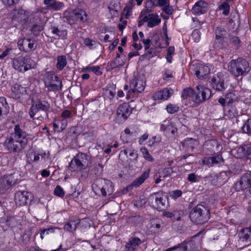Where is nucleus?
<instances>
[{"label":"nucleus","instance_id":"f257e3e1","mask_svg":"<svg viewBox=\"0 0 251 251\" xmlns=\"http://www.w3.org/2000/svg\"><path fill=\"white\" fill-rule=\"evenodd\" d=\"M27 136L28 134L23 130L19 125H16L14 128V133L5 140L4 146L10 152L19 153L28 143Z\"/></svg>","mask_w":251,"mask_h":251},{"label":"nucleus","instance_id":"f03ea898","mask_svg":"<svg viewBox=\"0 0 251 251\" xmlns=\"http://www.w3.org/2000/svg\"><path fill=\"white\" fill-rule=\"evenodd\" d=\"M189 217L192 222L197 224H202L209 219V210L204 205L198 204L190 211Z\"/></svg>","mask_w":251,"mask_h":251},{"label":"nucleus","instance_id":"7ed1b4c3","mask_svg":"<svg viewBox=\"0 0 251 251\" xmlns=\"http://www.w3.org/2000/svg\"><path fill=\"white\" fill-rule=\"evenodd\" d=\"M90 163V158L86 153L79 152L70 162L69 169L72 172H81Z\"/></svg>","mask_w":251,"mask_h":251},{"label":"nucleus","instance_id":"20e7f679","mask_svg":"<svg viewBox=\"0 0 251 251\" xmlns=\"http://www.w3.org/2000/svg\"><path fill=\"white\" fill-rule=\"evenodd\" d=\"M249 68V64L248 61L242 58L232 60L228 66L229 72L236 76L247 74Z\"/></svg>","mask_w":251,"mask_h":251},{"label":"nucleus","instance_id":"39448f33","mask_svg":"<svg viewBox=\"0 0 251 251\" xmlns=\"http://www.w3.org/2000/svg\"><path fill=\"white\" fill-rule=\"evenodd\" d=\"M148 201L152 207L159 210H163L168 205L166 196L162 191L151 194L148 198Z\"/></svg>","mask_w":251,"mask_h":251},{"label":"nucleus","instance_id":"423d86ee","mask_svg":"<svg viewBox=\"0 0 251 251\" xmlns=\"http://www.w3.org/2000/svg\"><path fill=\"white\" fill-rule=\"evenodd\" d=\"M146 86V80L144 76H138L134 78L129 84L130 90L127 92L126 99H129L134 96L135 92H142Z\"/></svg>","mask_w":251,"mask_h":251},{"label":"nucleus","instance_id":"0eeeda50","mask_svg":"<svg viewBox=\"0 0 251 251\" xmlns=\"http://www.w3.org/2000/svg\"><path fill=\"white\" fill-rule=\"evenodd\" d=\"M50 108V104L45 100L38 99L31 105L29 114L31 118H33L37 112L42 111L47 113Z\"/></svg>","mask_w":251,"mask_h":251},{"label":"nucleus","instance_id":"6e6552de","mask_svg":"<svg viewBox=\"0 0 251 251\" xmlns=\"http://www.w3.org/2000/svg\"><path fill=\"white\" fill-rule=\"evenodd\" d=\"M132 108L128 103L120 104L117 108L116 119L119 123L124 122L130 115Z\"/></svg>","mask_w":251,"mask_h":251},{"label":"nucleus","instance_id":"1a4fd4ad","mask_svg":"<svg viewBox=\"0 0 251 251\" xmlns=\"http://www.w3.org/2000/svg\"><path fill=\"white\" fill-rule=\"evenodd\" d=\"M196 89L194 95L195 102L199 103L210 98L211 91L209 89L201 85H197Z\"/></svg>","mask_w":251,"mask_h":251},{"label":"nucleus","instance_id":"9d476101","mask_svg":"<svg viewBox=\"0 0 251 251\" xmlns=\"http://www.w3.org/2000/svg\"><path fill=\"white\" fill-rule=\"evenodd\" d=\"M102 186L101 187H99L97 185L93 186L94 191L96 193L100 194V193L103 196H105L108 193L111 195L113 192V186L112 182L109 180H100L99 181Z\"/></svg>","mask_w":251,"mask_h":251},{"label":"nucleus","instance_id":"9b49d317","mask_svg":"<svg viewBox=\"0 0 251 251\" xmlns=\"http://www.w3.org/2000/svg\"><path fill=\"white\" fill-rule=\"evenodd\" d=\"M30 59L28 57L20 56L13 59V68L19 72H25L31 67L28 66L27 62Z\"/></svg>","mask_w":251,"mask_h":251},{"label":"nucleus","instance_id":"f8f14e48","mask_svg":"<svg viewBox=\"0 0 251 251\" xmlns=\"http://www.w3.org/2000/svg\"><path fill=\"white\" fill-rule=\"evenodd\" d=\"M29 18V12L23 9H15L13 11L12 20L22 25L25 24Z\"/></svg>","mask_w":251,"mask_h":251},{"label":"nucleus","instance_id":"ddd939ff","mask_svg":"<svg viewBox=\"0 0 251 251\" xmlns=\"http://www.w3.org/2000/svg\"><path fill=\"white\" fill-rule=\"evenodd\" d=\"M18 45L19 49L25 52H29L36 49V45L34 40L29 38H24L19 40Z\"/></svg>","mask_w":251,"mask_h":251},{"label":"nucleus","instance_id":"4468645a","mask_svg":"<svg viewBox=\"0 0 251 251\" xmlns=\"http://www.w3.org/2000/svg\"><path fill=\"white\" fill-rule=\"evenodd\" d=\"M200 234L201 232H200L193 236L191 240L188 242L184 241L182 243L176 245V247H178V249H179L178 251H191L188 249V246L191 247V245H193L194 246V247H197L200 244L201 238H199L196 241L194 239L196 237H199Z\"/></svg>","mask_w":251,"mask_h":251},{"label":"nucleus","instance_id":"2eb2a0df","mask_svg":"<svg viewBox=\"0 0 251 251\" xmlns=\"http://www.w3.org/2000/svg\"><path fill=\"white\" fill-rule=\"evenodd\" d=\"M251 174L247 173L243 175L240 180L235 184V190L237 191H243L251 185Z\"/></svg>","mask_w":251,"mask_h":251},{"label":"nucleus","instance_id":"dca6fc26","mask_svg":"<svg viewBox=\"0 0 251 251\" xmlns=\"http://www.w3.org/2000/svg\"><path fill=\"white\" fill-rule=\"evenodd\" d=\"M26 94H27L26 87H24L19 84H15L11 87L10 95L14 99L19 100Z\"/></svg>","mask_w":251,"mask_h":251},{"label":"nucleus","instance_id":"f3484780","mask_svg":"<svg viewBox=\"0 0 251 251\" xmlns=\"http://www.w3.org/2000/svg\"><path fill=\"white\" fill-rule=\"evenodd\" d=\"M45 9L50 11H58L63 9L65 4L62 1L56 0H44Z\"/></svg>","mask_w":251,"mask_h":251},{"label":"nucleus","instance_id":"a211bd4d","mask_svg":"<svg viewBox=\"0 0 251 251\" xmlns=\"http://www.w3.org/2000/svg\"><path fill=\"white\" fill-rule=\"evenodd\" d=\"M51 81L46 82L45 86L48 89V91H56L62 87V82L57 75H51L50 76Z\"/></svg>","mask_w":251,"mask_h":251},{"label":"nucleus","instance_id":"6ab92c4d","mask_svg":"<svg viewBox=\"0 0 251 251\" xmlns=\"http://www.w3.org/2000/svg\"><path fill=\"white\" fill-rule=\"evenodd\" d=\"M210 84L213 89L217 91H222L226 88V84L224 78L220 77L218 75L213 77L211 80Z\"/></svg>","mask_w":251,"mask_h":251},{"label":"nucleus","instance_id":"aec40b11","mask_svg":"<svg viewBox=\"0 0 251 251\" xmlns=\"http://www.w3.org/2000/svg\"><path fill=\"white\" fill-rule=\"evenodd\" d=\"M29 198L28 193L26 191H18L15 194V202L17 206L25 205Z\"/></svg>","mask_w":251,"mask_h":251},{"label":"nucleus","instance_id":"412c9836","mask_svg":"<svg viewBox=\"0 0 251 251\" xmlns=\"http://www.w3.org/2000/svg\"><path fill=\"white\" fill-rule=\"evenodd\" d=\"M149 171H147L144 172L141 176L135 179L130 185L127 186L126 188L124 190V192L126 191V192H127L131 190L134 187H139L149 177Z\"/></svg>","mask_w":251,"mask_h":251},{"label":"nucleus","instance_id":"4be33fe9","mask_svg":"<svg viewBox=\"0 0 251 251\" xmlns=\"http://www.w3.org/2000/svg\"><path fill=\"white\" fill-rule=\"evenodd\" d=\"M208 3L204 1L200 0L193 6L192 11L194 14L199 15L205 13L207 10Z\"/></svg>","mask_w":251,"mask_h":251},{"label":"nucleus","instance_id":"5701e85b","mask_svg":"<svg viewBox=\"0 0 251 251\" xmlns=\"http://www.w3.org/2000/svg\"><path fill=\"white\" fill-rule=\"evenodd\" d=\"M87 219H84L80 221L79 220H71L66 223L64 226V229L68 232H73L75 230L78 225L81 223V224L86 222Z\"/></svg>","mask_w":251,"mask_h":251},{"label":"nucleus","instance_id":"b1692460","mask_svg":"<svg viewBox=\"0 0 251 251\" xmlns=\"http://www.w3.org/2000/svg\"><path fill=\"white\" fill-rule=\"evenodd\" d=\"M73 14L76 21H79L81 23H85L88 21V15L86 12L81 8H76L73 10Z\"/></svg>","mask_w":251,"mask_h":251},{"label":"nucleus","instance_id":"393cba45","mask_svg":"<svg viewBox=\"0 0 251 251\" xmlns=\"http://www.w3.org/2000/svg\"><path fill=\"white\" fill-rule=\"evenodd\" d=\"M141 244V241L139 238H131L126 245V251H134Z\"/></svg>","mask_w":251,"mask_h":251},{"label":"nucleus","instance_id":"a878e982","mask_svg":"<svg viewBox=\"0 0 251 251\" xmlns=\"http://www.w3.org/2000/svg\"><path fill=\"white\" fill-rule=\"evenodd\" d=\"M210 73L209 68L206 65L200 64L198 69L196 71L195 75L200 79L205 78Z\"/></svg>","mask_w":251,"mask_h":251},{"label":"nucleus","instance_id":"bb28decb","mask_svg":"<svg viewBox=\"0 0 251 251\" xmlns=\"http://www.w3.org/2000/svg\"><path fill=\"white\" fill-rule=\"evenodd\" d=\"M236 153L238 158L247 157L251 155V147L247 145L240 147L237 149Z\"/></svg>","mask_w":251,"mask_h":251},{"label":"nucleus","instance_id":"cd10ccee","mask_svg":"<svg viewBox=\"0 0 251 251\" xmlns=\"http://www.w3.org/2000/svg\"><path fill=\"white\" fill-rule=\"evenodd\" d=\"M12 181L11 176H7L0 178V193H3L12 185Z\"/></svg>","mask_w":251,"mask_h":251},{"label":"nucleus","instance_id":"c85d7f7f","mask_svg":"<svg viewBox=\"0 0 251 251\" xmlns=\"http://www.w3.org/2000/svg\"><path fill=\"white\" fill-rule=\"evenodd\" d=\"M147 17L148 19V26L150 27H153L161 22V19L157 15L150 14L147 16Z\"/></svg>","mask_w":251,"mask_h":251},{"label":"nucleus","instance_id":"c756f323","mask_svg":"<svg viewBox=\"0 0 251 251\" xmlns=\"http://www.w3.org/2000/svg\"><path fill=\"white\" fill-rule=\"evenodd\" d=\"M125 134L121 136L123 140L125 142H128L130 140L135 139L137 137V131L136 130L131 131L129 128H126L124 130Z\"/></svg>","mask_w":251,"mask_h":251},{"label":"nucleus","instance_id":"7c9ffc66","mask_svg":"<svg viewBox=\"0 0 251 251\" xmlns=\"http://www.w3.org/2000/svg\"><path fill=\"white\" fill-rule=\"evenodd\" d=\"M181 143L183 146L186 147L187 150L193 151L195 147L197 145L198 141L195 139L188 138L184 140Z\"/></svg>","mask_w":251,"mask_h":251},{"label":"nucleus","instance_id":"2f4dec72","mask_svg":"<svg viewBox=\"0 0 251 251\" xmlns=\"http://www.w3.org/2000/svg\"><path fill=\"white\" fill-rule=\"evenodd\" d=\"M62 18L64 22L66 21L70 25L74 24L76 22L75 15L73 14V10L71 12L68 10L64 11Z\"/></svg>","mask_w":251,"mask_h":251},{"label":"nucleus","instance_id":"473e14b6","mask_svg":"<svg viewBox=\"0 0 251 251\" xmlns=\"http://www.w3.org/2000/svg\"><path fill=\"white\" fill-rule=\"evenodd\" d=\"M238 114L237 110L234 106L227 104V107L225 111V115L230 119L235 117Z\"/></svg>","mask_w":251,"mask_h":251},{"label":"nucleus","instance_id":"72a5a7b5","mask_svg":"<svg viewBox=\"0 0 251 251\" xmlns=\"http://www.w3.org/2000/svg\"><path fill=\"white\" fill-rule=\"evenodd\" d=\"M55 232H60V230L56 227H50L48 228L42 229L40 230V237L42 239L46 237L48 235L51 234Z\"/></svg>","mask_w":251,"mask_h":251},{"label":"nucleus","instance_id":"f704fd0d","mask_svg":"<svg viewBox=\"0 0 251 251\" xmlns=\"http://www.w3.org/2000/svg\"><path fill=\"white\" fill-rule=\"evenodd\" d=\"M227 45V39L215 38L213 47L215 49H220L226 47Z\"/></svg>","mask_w":251,"mask_h":251},{"label":"nucleus","instance_id":"c9c22d12","mask_svg":"<svg viewBox=\"0 0 251 251\" xmlns=\"http://www.w3.org/2000/svg\"><path fill=\"white\" fill-rule=\"evenodd\" d=\"M57 63L56 66L57 69L60 71L62 70L67 63L66 57L65 55L58 56L57 57Z\"/></svg>","mask_w":251,"mask_h":251},{"label":"nucleus","instance_id":"e433bc0d","mask_svg":"<svg viewBox=\"0 0 251 251\" xmlns=\"http://www.w3.org/2000/svg\"><path fill=\"white\" fill-rule=\"evenodd\" d=\"M195 91L191 88H187L183 90L181 95L183 99H186L188 97H191L192 100L194 101V95Z\"/></svg>","mask_w":251,"mask_h":251},{"label":"nucleus","instance_id":"4c0bfd02","mask_svg":"<svg viewBox=\"0 0 251 251\" xmlns=\"http://www.w3.org/2000/svg\"><path fill=\"white\" fill-rule=\"evenodd\" d=\"M51 33L58 37H64L67 35L66 30H60L56 26H51L50 27Z\"/></svg>","mask_w":251,"mask_h":251},{"label":"nucleus","instance_id":"58836bf2","mask_svg":"<svg viewBox=\"0 0 251 251\" xmlns=\"http://www.w3.org/2000/svg\"><path fill=\"white\" fill-rule=\"evenodd\" d=\"M227 32L226 29L221 27H218L215 29V38H220L226 39Z\"/></svg>","mask_w":251,"mask_h":251},{"label":"nucleus","instance_id":"ea45409f","mask_svg":"<svg viewBox=\"0 0 251 251\" xmlns=\"http://www.w3.org/2000/svg\"><path fill=\"white\" fill-rule=\"evenodd\" d=\"M243 132L251 135V119L247 120L242 127Z\"/></svg>","mask_w":251,"mask_h":251},{"label":"nucleus","instance_id":"a19ab883","mask_svg":"<svg viewBox=\"0 0 251 251\" xmlns=\"http://www.w3.org/2000/svg\"><path fill=\"white\" fill-rule=\"evenodd\" d=\"M43 29V26L42 25L37 24H34L31 27L30 29L31 32L35 35H38L40 32Z\"/></svg>","mask_w":251,"mask_h":251},{"label":"nucleus","instance_id":"79ce46f5","mask_svg":"<svg viewBox=\"0 0 251 251\" xmlns=\"http://www.w3.org/2000/svg\"><path fill=\"white\" fill-rule=\"evenodd\" d=\"M219 8L220 10H223V14L225 15H227L229 12V5L228 2H224L220 5Z\"/></svg>","mask_w":251,"mask_h":251},{"label":"nucleus","instance_id":"37998d69","mask_svg":"<svg viewBox=\"0 0 251 251\" xmlns=\"http://www.w3.org/2000/svg\"><path fill=\"white\" fill-rule=\"evenodd\" d=\"M166 109L169 113L173 114L177 112L178 111L179 107L176 105L169 104L167 105Z\"/></svg>","mask_w":251,"mask_h":251},{"label":"nucleus","instance_id":"c03bdc74","mask_svg":"<svg viewBox=\"0 0 251 251\" xmlns=\"http://www.w3.org/2000/svg\"><path fill=\"white\" fill-rule=\"evenodd\" d=\"M175 47L173 46H170L167 50V56L166 59L167 61L171 63L172 61V55L175 52Z\"/></svg>","mask_w":251,"mask_h":251},{"label":"nucleus","instance_id":"a18cd8bd","mask_svg":"<svg viewBox=\"0 0 251 251\" xmlns=\"http://www.w3.org/2000/svg\"><path fill=\"white\" fill-rule=\"evenodd\" d=\"M226 100L228 101V104H229L236 100L237 99V96L233 92H229L226 95Z\"/></svg>","mask_w":251,"mask_h":251},{"label":"nucleus","instance_id":"49530a36","mask_svg":"<svg viewBox=\"0 0 251 251\" xmlns=\"http://www.w3.org/2000/svg\"><path fill=\"white\" fill-rule=\"evenodd\" d=\"M213 165L218 164L224 162V159L222 155L218 154L214 156L211 157Z\"/></svg>","mask_w":251,"mask_h":251},{"label":"nucleus","instance_id":"de8ad7c7","mask_svg":"<svg viewBox=\"0 0 251 251\" xmlns=\"http://www.w3.org/2000/svg\"><path fill=\"white\" fill-rule=\"evenodd\" d=\"M162 93L164 100H167L173 94V90L168 88H164L162 89Z\"/></svg>","mask_w":251,"mask_h":251},{"label":"nucleus","instance_id":"09e8293b","mask_svg":"<svg viewBox=\"0 0 251 251\" xmlns=\"http://www.w3.org/2000/svg\"><path fill=\"white\" fill-rule=\"evenodd\" d=\"M142 154L143 155L144 157L147 160L150 161H153V158L151 156V155L149 153L148 150L146 148H144L141 150Z\"/></svg>","mask_w":251,"mask_h":251},{"label":"nucleus","instance_id":"8fccbe9b","mask_svg":"<svg viewBox=\"0 0 251 251\" xmlns=\"http://www.w3.org/2000/svg\"><path fill=\"white\" fill-rule=\"evenodd\" d=\"M84 44L90 49H93L94 48L95 41L90 38H86L84 39Z\"/></svg>","mask_w":251,"mask_h":251},{"label":"nucleus","instance_id":"3c124183","mask_svg":"<svg viewBox=\"0 0 251 251\" xmlns=\"http://www.w3.org/2000/svg\"><path fill=\"white\" fill-rule=\"evenodd\" d=\"M54 194L55 195L57 196H59L60 197H64L65 195L64 191L63 189L60 186H57L54 190Z\"/></svg>","mask_w":251,"mask_h":251},{"label":"nucleus","instance_id":"603ef678","mask_svg":"<svg viewBox=\"0 0 251 251\" xmlns=\"http://www.w3.org/2000/svg\"><path fill=\"white\" fill-rule=\"evenodd\" d=\"M177 211H174V212H170L168 211H166L164 212V215L168 218H173L175 219H176L177 221H179L180 219V217L178 216L177 217H175L176 215L177 214Z\"/></svg>","mask_w":251,"mask_h":251},{"label":"nucleus","instance_id":"864d4df0","mask_svg":"<svg viewBox=\"0 0 251 251\" xmlns=\"http://www.w3.org/2000/svg\"><path fill=\"white\" fill-rule=\"evenodd\" d=\"M230 42L231 44L237 48L240 46V40L238 37H232L230 39Z\"/></svg>","mask_w":251,"mask_h":251},{"label":"nucleus","instance_id":"5fc2aeb1","mask_svg":"<svg viewBox=\"0 0 251 251\" xmlns=\"http://www.w3.org/2000/svg\"><path fill=\"white\" fill-rule=\"evenodd\" d=\"M86 69L88 71H91L98 75H100L101 74V72L100 71V67L99 66H92L87 67Z\"/></svg>","mask_w":251,"mask_h":251},{"label":"nucleus","instance_id":"6e6d98bb","mask_svg":"<svg viewBox=\"0 0 251 251\" xmlns=\"http://www.w3.org/2000/svg\"><path fill=\"white\" fill-rule=\"evenodd\" d=\"M177 132V128L174 126V125L170 122V125L167 128L166 132L169 133L171 132L172 134H175Z\"/></svg>","mask_w":251,"mask_h":251},{"label":"nucleus","instance_id":"4d7b16f0","mask_svg":"<svg viewBox=\"0 0 251 251\" xmlns=\"http://www.w3.org/2000/svg\"><path fill=\"white\" fill-rule=\"evenodd\" d=\"M170 125V121L169 120H165L160 125V130L166 132L167 128Z\"/></svg>","mask_w":251,"mask_h":251},{"label":"nucleus","instance_id":"13d9d810","mask_svg":"<svg viewBox=\"0 0 251 251\" xmlns=\"http://www.w3.org/2000/svg\"><path fill=\"white\" fill-rule=\"evenodd\" d=\"M6 105H7V103H6L5 99L3 97H0V116L2 115L3 108L4 107H6Z\"/></svg>","mask_w":251,"mask_h":251},{"label":"nucleus","instance_id":"bf43d9fd","mask_svg":"<svg viewBox=\"0 0 251 251\" xmlns=\"http://www.w3.org/2000/svg\"><path fill=\"white\" fill-rule=\"evenodd\" d=\"M246 230L247 229H243L241 235L240 236V238L242 239L243 241L247 240L250 236V232L247 231Z\"/></svg>","mask_w":251,"mask_h":251},{"label":"nucleus","instance_id":"052dcab7","mask_svg":"<svg viewBox=\"0 0 251 251\" xmlns=\"http://www.w3.org/2000/svg\"><path fill=\"white\" fill-rule=\"evenodd\" d=\"M173 173V170L172 168H166L164 169L163 172L164 177H167L170 176Z\"/></svg>","mask_w":251,"mask_h":251},{"label":"nucleus","instance_id":"680f3d73","mask_svg":"<svg viewBox=\"0 0 251 251\" xmlns=\"http://www.w3.org/2000/svg\"><path fill=\"white\" fill-rule=\"evenodd\" d=\"M192 36L195 42L199 41L200 38V32L197 30H194L192 33Z\"/></svg>","mask_w":251,"mask_h":251},{"label":"nucleus","instance_id":"e2e57ef3","mask_svg":"<svg viewBox=\"0 0 251 251\" xmlns=\"http://www.w3.org/2000/svg\"><path fill=\"white\" fill-rule=\"evenodd\" d=\"M5 5L11 6L17 3L20 0H1Z\"/></svg>","mask_w":251,"mask_h":251},{"label":"nucleus","instance_id":"0e129e2a","mask_svg":"<svg viewBox=\"0 0 251 251\" xmlns=\"http://www.w3.org/2000/svg\"><path fill=\"white\" fill-rule=\"evenodd\" d=\"M182 195V192L180 190H177L174 191H173L172 193L170 194V196L174 199H176L179 197H180Z\"/></svg>","mask_w":251,"mask_h":251},{"label":"nucleus","instance_id":"69168bd1","mask_svg":"<svg viewBox=\"0 0 251 251\" xmlns=\"http://www.w3.org/2000/svg\"><path fill=\"white\" fill-rule=\"evenodd\" d=\"M155 5L154 2L152 0H148L146 3V7L149 11H151V9Z\"/></svg>","mask_w":251,"mask_h":251},{"label":"nucleus","instance_id":"338daca9","mask_svg":"<svg viewBox=\"0 0 251 251\" xmlns=\"http://www.w3.org/2000/svg\"><path fill=\"white\" fill-rule=\"evenodd\" d=\"M120 22H122V23L119 25V29L120 31H122L127 24V21L125 20H123V15L120 18Z\"/></svg>","mask_w":251,"mask_h":251},{"label":"nucleus","instance_id":"774afa93","mask_svg":"<svg viewBox=\"0 0 251 251\" xmlns=\"http://www.w3.org/2000/svg\"><path fill=\"white\" fill-rule=\"evenodd\" d=\"M163 10L167 14L171 15L173 13L174 9L172 7L169 5H166L163 7Z\"/></svg>","mask_w":251,"mask_h":251}]
</instances>
